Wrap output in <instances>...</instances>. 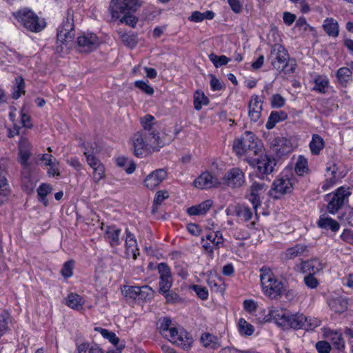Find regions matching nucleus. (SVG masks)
Returning <instances> with one entry per match:
<instances>
[{
  "label": "nucleus",
  "instance_id": "f257e3e1",
  "mask_svg": "<svg viewBox=\"0 0 353 353\" xmlns=\"http://www.w3.org/2000/svg\"><path fill=\"white\" fill-rule=\"evenodd\" d=\"M143 128L131 137L133 154L139 158L145 157L153 152H157L165 145L170 143L172 138L168 134L160 133L156 130L155 118L146 114L141 119Z\"/></svg>",
  "mask_w": 353,
  "mask_h": 353
},
{
  "label": "nucleus",
  "instance_id": "f03ea898",
  "mask_svg": "<svg viewBox=\"0 0 353 353\" xmlns=\"http://www.w3.org/2000/svg\"><path fill=\"white\" fill-rule=\"evenodd\" d=\"M259 139L251 132L246 131L239 139L234 141L233 150L239 157H246V160L259 155L262 152Z\"/></svg>",
  "mask_w": 353,
  "mask_h": 353
},
{
  "label": "nucleus",
  "instance_id": "7ed1b4c3",
  "mask_svg": "<svg viewBox=\"0 0 353 353\" xmlns=\"http://www.w3.org/2000/svg\"><path fill=\"white\" fill-rule=\"evenodd\" d=\"M260 279L263 292L271 299L281 296L284 292V285L279 281L270 268H262L260 270Z\"/></svg>",
  "mask_w": 353,
  "mask_h": 353
},
{
  "label": "nucleus",
  "instance_id": "20e7f679",
  "mask_svg": "<svg viewBox=\"0 0 353 353\" xmlns=\"http://www.w3.org/2000/svg\"><path fill=\"white\" fill-rule=\"evenodd\" d=\"M270 59L276 70L285 73H292L295 70L296 63L289 60V54L285 48L279 44H275L271 50Z\"/></svg>",
  "mask_w": 353,
  "mask_h": 353
},
{
  "label": "nucleus",
  "instance_id": "39448f33",
  "mask_svg": "<svg viewBox=\"0 0 353 353\" xmlns=\"http://www.w3.org/2000/svg\"><path fill=\"white\" fill-rule=\"evenodd\" d=\"M17 21L27 30L32 32H39L43 30L46 23L43 19H40L37 14L28 8L21 9L13 14Z\"/></svg>",
  "mask_w": 353,
  "mask_h": 353
},
{
  "label": "nucleus",
  "instance_id": "423d86ee",
  "mask_svg": "<svg viewBox=\"0 0 353 353\" xmlns=\"http://www.w3.org/2000/svg\"><path fill=\"white\" fill-rule=\"evenodd\" d=\"M248 163L256 169V175L259 178L271 174L276 165L275 159L266 154H261L257 158H251L248 159Z\"/></svg>",
  "mask_w": 353,
  "mask_h": 353
},
{
  "label": "nucleus",
  "instance_id": "0eeeda50",
  "mask_svg": "<svg viewBox=\"0 0 353 353\" xmlns=\"http://www.w3.org/2000/svg\"><path fill=\"white\" fill-rule=\"evenodd\" d=\"M139 6L138 0H111L109 11L113 20L119 19L121 13L127 10H136Z\"/></svg>",
  "mask_w": 353,
  "mask_h": 353
},
{
  "label": "nucleus",
  "instance_id": "6e6552de",
  "mask_svg": "<svg viewBox=\"0 0 353 353\" xmlns=\"http://www.w3.org/2000/svg\"><path fill=\"white\" fill-rule=\"evenodd\" d=\"M350 195V189L343 186L338 188L327 204V210L331 214H335L343 205L345 199Z\"/></svg>",
  "mask_w": 353,
  "mask_h": 353
},
{
  "label": "nucleus",
  "instance_id": "1a4fd4ad",
  "mask_svg": "<svg viewBox=\"0 0 353 353\" xmlns=\"http://www.w3.org/2000/svg\"><path fill=\"white\" fill-rule=\"evenodd\" d=\"M164 337L183 349L188 348L192 343V337L186 332L182 330L179 331L174 327L171 328L168 332V335H165Z\"/></svg>",
  "mask_w": 353,
  "mask_h": 353
},
{
  "label": "nucleus",
  "instance_id": "9d476101",
  "mask_svg": "<svg viewBox=\"0 0 353 353\" xmlns=\"http://www.w3.org/2000/svg\"><path fill=\"white\" fill-rule=\"evenodd\" d=\"M268 185L264 183L254 182L249 189V193L247 194L248 199L252 203L253 208L256 211L261 205V196L267 190Z\"/></svg>",
  "mask_w": 353,
  "mask_h": 353
},
{
  "label": "nucleus",
  "instance_id": "9b49d317",
  "mask_svg": "<svg viewBox=\"0 0 353 353\" xmlns=\"http://www.w3.org/2000/svg\"><path fill=\"white\" fill-rule=\"evenodd\" d=\"M99 41L98 37L92 33L80 36L77 39L79 50L82 52H90L97 48Z\"/></svg>",
  "mask_w": 353,
  "mask_h": 353
},
{
  "label": "nucleus",
  "instance_id": "f8f14e48",
  "mask_svg": "<svg viewBox=\"0 0 353 353\" xmlns=\"http://www.w3.org/2000/svg\"><path fill=\"white\" fill-rule=\"evenodd\" d=\"M292 188L291 180L288 178L282 177L274 181L270 194L272 197L278 199L281 195L291 192Z\"/></svg>",
  "mask_w": 353,
  "mask_h": 353
},
{
  "label": "nucleus",
  "instance_id": "ddd939ff",
  "mask_svg": "<svg viewBox=\"0 0 353 353\" xmlns=\"http://www.w3.org/2000/svg\"><path fill=\"white\" fill-rule=\"evenodd\" d=\"M222 181L221 184H226L232 188H239L245 182L244 174L239 168H233L225 174Z\"/></svg>",
  "mask_w": 353,
  "mask_h": 353
},
{
  "label": "nucleus",
  "instance_id": "4468645a",
  "mask_svg": "<svg viewBox=\"0 0 353 353\" xmlns=\"http://www.w3.org/2000/svg\"><path fill=\"white\" fill-rule=\"evenodd\" d=\"M30 143L26 139H21L19 142V162L21 164L24 172H27V176L30 175V163L28 159L31 156Z\"/></svg>",
  "mask_w": 353,
  "mask_h": 353
},
{
  "label": "nucleus",
  "instance_id": "2eb2a0df",
  "mask_svg": "<svg viewBox=\"0 0 353 353\" xmlns=\"http://www.w3.org/2000/svg\"><path fill=\"white\" fill-rule=\"evenodd\" d=\"M290 312L281 307H271L268 310L270 319L273 320L278 325L285 328L288 326V319Z\"/></svg>",
  "mask_w": 353,
  "mask_h": 353
},
{
  "label": "nucleus",
  "instance_id": "dca6fc26",
  "mask_svg": "<svg viewBox=\"0 0 353 353\" xmlns=\"http://www.w3.org/2000/svg\"><path fill=\"white\" fill-rule=\"evenodd\" d=\"M101 228L104 231V238L112 248L117 247L121 243L120 234L121 230L115 225H105L101 223Z\"/></svg>",
  "mask_w": 353,
  "mask_h": 353
},
{
  "label": "nucleus",
  "instance_id": "f3484780",
  "mask_svg": "<svg viewBox=\"0 0 353 353\" xmlns=\"http://www.w3.org/2000/svg\"><path fill=\"white\" fill-rule=\"evenodd\" d=\"M194 184L197 188L205 189L216 187L221 184V181L210 172H203L194 180Z\"/></svg>",
  "mask_w": 353,
  "mask_h": 353
},
{
  "label": "nucleus",
  "instance_id": "a211bd4d",
  "mask_svg": "<svg viewBox=\"0 0 353 353\" xmlns=\"http://www.w3.org/2000/svg\"><path fill=\"white\" fill-rule=\"evenodd\" d=\"M167 176L163 169H157L147 176L144 180V185L149 190L156 188Z\"/></svg>",
  "mask_w": 353,
  "mask_h": 353
},
{
  "label": "nucleus",
  "instance_id": "6ab92c4d",
  "mask_svg": "<svg viewBox=\"0 0 353 353\" xmlns=\"http://www.w3.org/2000/svg\"><path fill=\"white\" fill-rule=\"evenodd\" d=\"M263 101L259 99L258 95L251 97L248 105V116L253 122H257L261 117Z\"/></svg>",
  "mask_w": 353,
  "mask_h": 353
},
{
  "label": "nucleus",
  "instance_id": "aec40b11",
  "mask_svg": "<svg viewBox=\"0 0 353 353\" xmlns=\"http://www.w3.org/2000/svg\"><path fill=\"white\" fill-rule=\"evenodd\" d=\"M308 252V247L303 243H297L282 252L281 256L283 261L292 260L296 257L304 256Z\"/></svg>",
  "mask_w": 353,
  "mask_h": 353
},
{
  "label": "nucleus",
  "instance_id": "412c9836",
  "mask_svg": "<svg viewBox=\"0 0 353 353\" xmlns=\"http://www.w3.org/2000/svg\"><path fill=\"white\" fill-rule=\"evenodd\" d=\"M125 254L127 257L132 256L133 259H136L139 254L137 240L134 236L128 230L126 231L125 239Z\"/></svg>",
  "mask_w": 353,
  "mask_h": 353
},
{
  "label": "nucleus",
  "instance_id": "4be33fe9",
  "mask_svg": "<svg viewBox=\"0 0 353 353\" xmlns=\"http://www.w3.org/2000/svg\"><path fill=\"white\" fill-rule=\"evenodd\" d=\"M349 299L345 296L332 298L328 301L330 309L336 313H343L348 308Z\"/></svg>",
  "mask_w": 353,
  "mask_h": 353
},
{
  "label": "nucleus",
  "instance_id": "5701e85b",
  "mask_svg": "<svg viewBox=\"0 0 353 353\" xmlns=\"http://www.w3.org/2000/svg\"><path fill=\"white\" fill-rule=\"evenodd\" d=\"M88 163L93 169L94 181L98 183L105 176V168L98 159H94L91 156L88 157Z\"/></svg>",
  "mask_w": 353,
  "mask_h": 353
},
{
  "label": "nucleus",
  "instance_id": "b1692460",
  "mask_svg": "<svg viewBox=\"0 0 353 353\" xmlns=\"http://www.w3.org/2000/svg\"><path fill=\"white\" fill-rule=\"evenodd\" d=\"M95 330L99 332L103 338L107 339L118 350L121 351L124 348V341L121 342L119 338L116 336L115 333L101 327H96Z\"/></svg>",
  "mask_w": 353,
  "mask_h": 353
},
{
  "label": "nucleus",
  "instance_id": "393cba45",
  "mask_svg": "<svg viewBox=\"0 0 353 353\" xmlns=\"http://www.w3.org/2000/svg\"><path fill=\"white\" fill-rule=\"evenodd\" d=\"M304 322H305V316L301 313L292 314L290 312L288 326L285 329H303Z\"/></svg>",
  "mask_w": 353,
  "mask_h": 353
},
{
  "label": "nucleus",
  "instance_id": "a878e982",
  "mask_svg": "<svg viewBox=\"0 0 353 353\" xmlns=\"http://www.w3.org/2000/svg\"><path fill=\"white\" fill-rule=\"evenodd\" d=\"M323 268V264L318 259L303 261L300 265V269L303 272L312 273V274L319 272Z\"/></svg>",
  "mask_w": 353,
  "mask_h": 353
},
{
  "label": "nucleus",
  "instance_id": "bb28decb",
  "mask_svg": "<svg viewBox=\"0 0 353 353\" xmlns=\"http://www.w3.org/2000/svg\"><path fill=\"white\" fill-rule=\"evenodd\" d=\"M85 300L77 293L68 294V307L77 311H81L83 308Z\"/></svg>",
  "mask_w": 353,
  "mask_h": 353
},
{
  "label": "nucleus",
  "instance_id": "cd10ccee",
  "mask_svg": "<svg viewBox=\"0 0 353 353\" xmlns=\"http://www.w3.org/2000/svg\"><path fill=\"white\" fill-rule=\"evenodd\" d=\"M66 41V28L64 23L61 24L57 28L56 51L59 54L63 53Z\"/></svg>",
  "mask_w": 353,
  "mask_h": 353
},
{
  "label": "nucleus",
  "instance_id": "c85d7f7f",
  "mask_svg": "<svg viewBox=\"0 0 353 353\" xmlns=\"http://www.w3.org/2000/svg\"><path fill=\"white\" fill-rule=\"evenodd\" d=\"M317 225L321 228L325 230L330 229L334 232H337L340 227L339 223L336 221L325 216V215L320 216V219L317 222Z\"/></svg>",
  "mask_w": 353,
  "mask_h": 353
},
{
  "label": "nucleus",
  "instance_id": "c756f323",
  "mask_svg": "<svg viewBox=\"0 0 353 353\" xmlns=\"http://www.w3.org/2000/svg\"><path fill=\"white\" fill-rule=\"evenodd\" d=\"M212 201L211 200H206L201 203L192 206L187 210L190 215H202L205 214L211 208Z\"/></svg>",
  "mask_w": 353,
  "mask_h": 353
},
{
  "label": "nucleus",
  "instance_id": "7c9ffc66",
  "mask_svg": "<svg viewBox=\"0 0 353 353\" xmlns=\"http://www.w3.org/2000/svg\"><path fill=\"white\" fill-rule=\"evenodd\" d=\"M323 28L329 36L336 37L339 35V24L333 18H327L323 22Z\"/></svg>",
  "mask_w": 353,
  "mask_h": 353
},
{
  "label": "nucleus",
  "instance_id": "2f4dec72",
  "mask_svg": "<svg viewBox=\"0 0 353 353\" xmlns=\"http://www.w3.org/2000/svg\"><path fill=\"white\" fill-rule=\"evenodd\" d=\"M325 143L323 138L317 134H314L312 135V141L310 143V148L312 154H319L323 149Z\"/></svg>",
  "mask_w": 353,
  "mask_h": 353
},
{
  "label": "nucleus",
  "instance_id": "473e14b6",
  "mask_svg": "<svg viewBox=\"0 0 353 353\" xmlns=\"http://www.w3.org/2000/svg\"><path fill=\"white\" fill-rule=\"evenodd\" d=\"M336 77L339 83L343 85L352 81V70L347 67L340 68L336 72Z\"/></svg>",
  "mask_w": 353,
  "mask_h": 353
},
{
  "label": "nucleus",
  "instance_id": "72a5a7b5",
  "mask_svg": "<svg viewBox=\"0 0 353 353\" xmlns=\"http://www.w3.org/2000/svg\"><path fill=\"white\" fill-rule=\"evenodd\" d=\"M201 342L205 347H209L213 350L217 349L220 347L218 343L216 336L210 333H204L201 336Z\"/></svg>",
  "mask_w": 353,
  "mask_h": 353
},
{
  "label": "nucleus",
  "instance_id": "f704fd0d",
  "mask_svg": "<svg viewBox=\"0 0 353 353\" xmlns=\"http://www.w3.org/2000/svg\"><path fill=\"white\" fill-rule=\"evenodd\" d=\"M287 117V114L283 111L272 112L269 117L268 121L265 124L266 128L269 130L273 128L276 123L280 121L286 119Z\"/></svg>",
  "mask_w": 353,
  "mask_h": 353
},
{
  "label": "nucleus",
  "instance_id": "c9c22d12",
  "mask_svg": "<svg viewBox=\"0 0 353 353\" xmlns=\"http://www.w3.org/2000/svg\"><path fill=\"white\" fill-rule=\"evenodd\" d=\"M78 353H104L97 344L82 343L77 345ZM108 353H113L108 352Z\"/></svg>",
  "mask_w": 353,
  "mask_h": 353
},
{
  "label": "nucleus",
  "instance_id": "e433bc0d",
  "mask_svg": "<svg viewBox=\"0 0 353 353\" xmlns=\"http://www.w3.org/2000/svg\"><path fill=\"white\" fill-rule=\"evenodd\" d=\"M117 164L119 167L123 168L128 174H132L136 169L135 163L124 157L117 158Z\"/></svg>",
  "mask_w": 353,
  "mask_h": 353
},
{
  "label": "nucleus",
  "instance_id": "4c0bfd02",
  "mask_svg": "<svg viewBox=\"0 0 353 353\" xmlns=\"http://www.w3.org/2000/svg\"><path fill=\"white\" fill-rule=\"evenodd\" d=\"M119 39L126 46L132 48L137 44V37L134 34H129L122 31H119Z\"/></svg>",
  "mask_w": 353,
  "mask_h": 353
},
{
  "label": "nucleus",
  "instance_id": "58836bf2",
  "mask_svg": "<svg viewBox=\"0 0 353 353\" xmlns=\"http://www.w3.org/2000/svg\"><path fill=\"white\" fill-rule=\"evenodd\" d=\"M236 215L244 221H250L252 217V212L250 208L245 205L235 206Z\"/></svg>",
  "mask_w": 353,
  "mask_h": 353
},
{
  "label": "nucleus",
  "instance_id": "ea45409f",
  "mask_svg": "<svg viewBox=\"0 0 353 353\" xmlns=\"http://www.w3.org/2000/svg\"><path fill=\"white\" fill-rule=\"evenodd\" d=\"M314 90L320 92V93H325L326 89L329 85V81L326 77L323 76H317L314 80Z\"/></svg>",
  "mask_w": 353,
  "mask_h": 353
},
{
  "label": "nucleus",
  "instance_id": "a19ab883",
  "mask_svg": "<svg viewBox=\"0 0 353 353\" xmlns=\"http://www.w3.org/2000/svg\"><path fill=\"white\" fill-rule=\"evenodd\" d=\"M25 83L23 79L21 76H18L15 79V85L13 88L12 98L14 99H19L21 94L25 92L24 90Z\"/></svg>",
  "mask_w": 353,
  "mask_h": 353
},
{
  "label": "nucleus",
  "instance_id": "79ce46f5",
  "mask_svg": "<svg viewBox=\"0 0 353 353\" xmlns=\"http://www.w3.org/2000/svg\"><path fill=\"white\" fill-rule=\"evenodd\" d=\"M209 99L203 92L196 91L194 95V105L196 110L201 109L202 105H208Z\"/></svg>",
  "mask_w": 353,
  "mask_h": 353
},
{
  "label": "nucleus",
  "instance_id": "37998d69",
  "mask_svg": "<svg viewBox=\"0 0 353 353\" xmlns=\"http://www.w3.org/2000/svg\"><path fill=\"white\" fill-rule=\"evenodd\" d=\"M205 239L212 243L216 248H219L223 244V238L219 231L210 233L205 236Z\"/></svg>",
  "mask_w": 353,
  "mask_h": 353
},
{
  "label": "nucleus",
  "instance_id": "c03bdc74",
  "mask_svg": "<svg viewBox=\"0 0 353 353\" xmlns=\"http://www.w3.org/2000/svg\"><path fill=\"white\" fill-rule=\"evenodd\" d=\"M209 59L216 68L226 65L230 61V59L225 55L217 56L214 53H211L209 55Z\"/></svg>",
  "mask_w": 353,
  "mask_h": 353
},
{
  "label": "nucleus",
  "instance_id": "a18cd8bd",
  "mask_svg": "<svg viewBox=\"0 0 353 353\" xmlns=\"http://www.w3.org/2000/svg\"><path fill=\"white\" fill-rule=\"evenodd\" d=\"M100 152V148L97 144V143H88L86 145H85L84 155L86 157V160L88 161V157L91 156L94 159H97L95 157V154Z\"/></svg>",
  "mask_w": 353,
  "mask_h": 353
},
{
  "label": "nucleus",
  "instance_id": "49530a36",
  "mask_svg": "<svg viewBox=\"0 0 353 353\" xmlns=\"http://www.w3.org/2000/svg\"><path fill=\"white\" fill-rule=\"evenodd\" d=\"M139 286H124L122 294L130 299H139Z\"/></svg>",
  "mask_w": 353,
  "mask_h": 353
},
{
  "label": "nucleus",
  "instance_id": "de8ad7c7",
  "mask_svg": "<svg viewBox=\"0 0 353 353\" xmlns=\"http://www.w3.org/2000/svg\"><path fill=\"white\" fill-rule=\"evenodd\" d=\"M135 10H127L125 13H121V16L119 18L121 23H125L132 27H134L137 23V19L130 14L131 12Z\"/></svg>",
  "mask_w": 353,
  "mask_h": 353
},
{
  "label": "nucleus",
  "instance_id": "09e8293b",
  "mask_svg": "<svg viewBox=\"0 0 353 353\" xmlns=\"http://www.w3.org/2000/svg\"><path fill=\"white\" fill-rule=\"evenodd\" d=\"M239 327L241 333L250 336L254 332V327L248 323L244 319H240L239 321Z\"/></svg>",
  "mask_w": 353,
  "mask_h": 353
},
{
  "label": "nucleus",
  "instance_id": "8fccbe9b",
  "mask_svg": "<svg viewBox=\"0 0 353 353\" xmlns=\"http://www.w3.org/2000/svg\"><path fill=\"white\" fill-rule=\"evenodd\" d=\"M172 285V276L160 277L159 280V292L165 293L169 291Z\"/></svg>",
  "mask_w": 353,
  "mask_h": 353
},
{
  "label": "nucleus",
  "instance_id": "3c124183",
  "mask_svg": "<svg viewBox=\"0 0 353 353\" xmlns=\"http://www.w3.org/2000/svg\"><path fill=\"white\" fill-rule=\"evenodd\" d=\"M51 191V187L48 185L43 183L37 189V193L40 197V200L43 202L45 205H47L46 196Z\"/></svg>",
  "mask_w": 353,
  "mask_h": 353
},
{
  "label": "nucleus",
  "instance_id": "603ef678",
  "mask_svg": "<svg viewBox=\"0 0 353 353\" xmlns=\"http://www.w3.org/2000/svg\"><path fill=\"white\" fill-rule=\"evenodd\" d=\"M139 299L141 300H148L150 299L153 296V290L148 285H143L142 287H139Z\"/></svg>",
  "mask_w": 353,
  "mask_h": 353
},
{
  "label": "nucleus",
  "instance_id": "864d4df0",
  "mask_svg": "<svg viewBox=\"0 0 353 353\" xmlns=\"http://www.w3.org/2000/svg\"><path fill=\"white\" fill-rule=\"evenodd\" d=\"M54 159H56L50 154H39L37 156L36 163L48 166L49 165H52Z\"/></svg>",
  "mask_w": 353,
  "mask_h": 353
},
{
  "label": "nucleus",
  "instance_id": "5fc2aeb1",
  "mask_svg": "<svg viewBox=\"0 0 353 353\" xmlns=\"http://www.w3.org/2000/svg\"><path fill=\"white\" fill-rule=\"evenodd\" d=\"M172 321L170 319L165 317L160 321L159 330L161 334L164 336L168 335V332L171 330Z\"/></svg>",
  "mask_w": 353,
  "mask_h": 353
},
{
  "label": "nucleus",
  "instance_id": "6e6d98bb",
  "mask_svg": "<svg viewBox=\"0 0 353 353\" xmlns=\"http://www.w3.org/2000/svg\"><path fill=\"white\" fill-rule=\"evenodd\" d=\"M321 325V321L316 318H307L305 316V322H304L303 329L306 330H313Z\"/></svg>",
  "mask_w": 353,
  "mask_h": 353
},
{
  "label": "nucleus",
  "instance_id": "4d7b16f0",
  "mask_svg": "<svg viewBox=\"0 0 353 353\" xmlns=\"http://www.w3.org/2000/svg\"><path fill=\"white\" fill-rule=\"evenodd\" d=\"M304 283L307 288L311 289L317 288L319 284L317 279L314 277V274L312 273H308V274L304 277Z\"/></svg>",
  "mask_w": 353,
  "mask_h": 353
},
{
  "label": "nucleus",
  "instance_id": "13d9d810",
  "mask_svg": "<svg viewBox=\"0 0 353 353\" xmlns=\"http://www.w3.org/2000/svg\"><path fill=\"white\" fill-rule=\"evenodd\" d=\"M307 160L301 157H299L296 163L295 172L299 175H302L307 169Z\"/></svg>",
  "mask_w": 353,
  "mask_h": 353
},
{
  "label": "nucleus",
  "instance_id": "bf43d9fd",
  "mask_svg": "<svg viewBox=\"0 0 353 353\" xmlns=\"http://www.w3.org/2000/svg\"><path fill=\"white\" fill-rule=\"evenodd\" d=\"M192 289L197 296L202 300H206L208 299V291L206 288L199 285H194L192 286Z\"/></svg>",
  "mask_w": 353,
  "mask_h": 353
},
{
  "label": "nucleus",
  "instance_id": "052dcab7",
  "mask_svg": "<svg viewBox=\"0 0 353 353\" xmlns=\"http://www.w3.org/2000/svg\"><path fill=\"white\" fill-rule=\"evenodd\" d=\"M169 197V193L166 190L158 191L154 199V205H160L162 202Z\"/></svg>",
  "mask_w": 353,
  "mask_h": 353
},
{
  "label": "nucleus",
  "instance_id": "680f3d73",
  "mask_svg": "<svg viewBox=\"0 0 353 353\" xmlns=\"http://www.w3.org/2000/svg\"><path fill=\"white\" fill-rule=\"evenodd\" d=\"M285 99L280 94H276L272 97L271 105L273 108H279L284 105Z\"/></svg>",
  "mask_w": 353,
  "mask_h": 353
},
{
  "label": "nucleus",
  "instance_id": "e2e57ef3",
  "mask_svg": "<svg viewBox=\"0 0 353 353\" xmlns=\"http://www.w3.org/2000/svg\"><path fill=\"white\" fill-rule=\"evenodd\" d=\"M134 85L137 88H139L149 95H152L154 93L153 88L143 81H135Z\"/></svg>",
  "mask_w": 353,
  "mask_h": 353
},
{
  "label": "nucleus",
  "instance_id": "0e129e2a",
  "mask_svg": "<svg viewBox=\"0 0 353 353\" xmlns=\"http://www.w3.org/2000/svg\"><path fill=\"white\" fill-rule=\"evenodd\" d=\"M316 348L319 353H330L331 350L330 343L325 341L317 342L316 343Z\"/></svg>",
  "mask_w": 353,
  "mask_h": 353
},
{
  "label": "nucleus",
  "instance_id": "69168bd1",
  "mask_svg": "<svg viewBox=\"0 0 353 353\" xmlns=\"http://www.w3.org/2000/svg\"><path fill=\"white\" fill-rule=\"evenodd\" d=\"M221 283V281L219 279H216L215 278H210L208 281V285L210 287L212 290L214 291H220L221 292L223 288L221 287V284L219 283Z\"/></svg>",
  "mask_w": 353,
  "mask_h": 353
},
{
  "label": "nucleus",
  "instance_id": "338daca9",
  "mask_svg": "<svg viewBox=\"0 0 353 353\" xmlns=\"http://www.w3.org/2000/svg\"><path fill=\"white\" fill-rule=\"evenodd\" d=\"M210 87L214 91H219L223 89V85L214 75L210 74Z\"/></svg>",
  "mask_w": 353,
  "mask_h": 353
},
{
  "label": "nucleus",
  "instance_id": "774afa93",
  "mask_svg": "<svg viewBox=\"0 0 353 353\" xmlns=\"http://www.w3.org/2000/svg\"><path fill=\"white\" fill-rule=\"evenodd\" d=\"M220 353H254L251 350H239L234 347H225L221 350Z\"/></svg>",
  "mask_w": 353,
  "mask_h": 353
}]
</instances>
